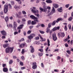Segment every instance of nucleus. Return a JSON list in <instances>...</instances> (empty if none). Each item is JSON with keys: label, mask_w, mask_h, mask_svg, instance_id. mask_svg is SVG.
<instances>
[{"label": "nucleus", "mask_w": 73, "mask_h": 73, "mask_svg": "<svg viewBox=\"0 0 73 73\" xmlns=\"http://www.w3.org/2000/svg\"><path fill=\"white\" fill-rule=\"evenodd\" d=\"M42 4H44V5L43 6V9L41 7H40L39 8V9L40 11V13H42V12H46V10L47 9H46V6L45 5V3L44 2H42Z\"/></svg>", "instance_id": "1"}, {"label": "nucleus", "mask_w": 73, "mask_h": 73, "mask_svg": "<svg viewBox=\"0 0 73 73\" xmlns=\"http://www.w3.org/2000/svg\"><path fill=\"white\" fill-rule=\"evenodd\" d=\"M30 9H32L31 11L34 13H35V15L38 18L40 17V15L38 14V10L37 9L34 10L33 9H32V8H30Z\"/></svg>", "instance_id": "2"}, {"label": "nucleus", "mask_w": 73, "mask_h": 73, "mask_svg": "<svg viewBox=\"0 0 73 73\" xmlns=\"http://www.w3.org/2000/svg\"><path fill=\"white\" fill-rule=\"evenodd\" d=\"M63 20V19H62L61 18H58L56 20V21L55 20L52 23H51V25L53 26L54 25L56 24V23H58V22L60 21H62V20Z\"/></svg>", "instance_id": "3"}, {"label": "nucleus", "mask_w": 73, "mask_h": 73, "mask_svg": "<svg viewBox=\"0 0 73 73\" xmlns=\"http://www.w3.org/2000/svg\"><path fill=\"white\" fill-rule=\"evenodd\" d=\"M32 64H33L32 66V68L33 69H36L37 68V63L36 62L33 63Z\"/></svg>", "instance_id": "4"}, {"label": "nucleus", "mask_w": 73, "mask_h": 73, "mask_svg": "<svg viewBox=\"0 0 73 73\" xmlns=\"http://www.w3.org/2000/svg\"><path fill=\"white\" fill-rule=\"evenodd\" d=\"M52 37L54 41H55L57 40V36H56V33H54V34L52 35Z\"/></svg>", "instance_id": "5"}, {"label": "nucleus", "mask_w": 73, "mask_h": 73, "mask_svg": "<svg viewBox=\"0 0 73 73\" xmlns=\"http://www.w3.org/2000/svg\"><path fill=\"white\" fill-rule=\"evenodd\" d=\"M25 46H27V43H21L19 46V48H23Z\"/></svg>", "instance_id": "6"}, {"label": "nucleus", "mask_w": 73, "mask_h": 73, "mask_svg": "<svg viewBox=\"0 0 73 73\" xmlns=\"http://www.w3.org/2000/svg\"><path fill=\"white\" fill-rule=\"evenodd\" d=\"M1 33L3 36H7V33L5 31H1Z\"/></svg>", "instance_id": "7"}, {"label": "nucleus", "mask_w": 73, "mask_h": 73, "mask_svg": "<svg viewBox=\"0 0 73 73\" xmlns=\"http://www.w3.org/2000/svg\"><path fill=\"white\" fill-rule=\"evenodd\" d=\"M60 28V26L57 27H54L52 29V30L53 31H57V30H59Z\"/></svg>", "instance_id": "8"}, {"label": "nucleus", "mask_w": 73, "mask_h": 73, "mask_svg": "<svg viewBox=\"0 0 73 73\" xmlns=\"http://www.w3.org/2000/svg\"><path fill=\"white\" fill-rule=\"evenodd\" d=\"M30 17L31 19H33L34 20H36V19H38V18H37L35 17V16L33 15H31V16H30Z\"/></svg>", "instance_id": "9"}, {"label": "nucleus", "mask_w": 73, "mask_h": 73, "mask_svg": "<svg viewBox=\"0 0 73 73\" xmlns=\"http://www.w3.org/2000/svg\"><path fill=\"white\" fill-rule=\"evenodd\" d=\"M30 48H31V53H33L35 51V49H34V48L32 46H30Z\"/></svg>", "instance_id": "10"}, {"label": "nucleus", "mask_w": 73, "mask_h": 73, "mask_svg": "<svg viewBox=\"0 0 73 73\" xmlns=\"http://www.w3.org/2000/svg\"><path fill=\"white\" fill-rule=\"evenodd\" d=\"M5 52L6 53H9L10 52L9 51V47L5 49Z\"/></svg>", "instance_id": "11"}, {"label": "nucleus", "mask_w": 73, "mask_h": 73, "mask_svg": "<svg viewBox=\"0 0 73 73\" xmlns=\"http://www.w3.org/2000/svg\"><path fill=\"white\" fill-rule=\"evenodd\" d=\"M14 49V47H9V50L11 53H12L13 50Z\"/></svg>", "instance_id": "12"}, {"label": "nucleus", "mask_w": 73, "mask_h": 73, "mask_svg": "<svg viewBox=\"0 0 73 73\" xmlns=\"http://www.w3.org/2000/svg\"><path fill=\"white\" fill-rule=\"evenodd\" d=\"M9 46V44L8 43H6L3 45V47L4 48H7V47Z\"/></svg>", "instance_id": "13"}, {"label": "nucleus", "mask_w": 73, "mask_h": 73, "mask_svg": "<svg viewBox=\"0 0 73 73\" xmlns=\"http://www.w3.org/2000/svg\"><path fill=\"white\" fill-rule=\"evenodd\" d=\"M15 16L16 17H17V18H19V19H20L21 18H22L21 16V15H19L17 13L16 14Z\"/></svg>", "instance_id": "14"}, {"label": "nucleus", "mask_w": 73, "mask_h": 73, "mask_svg": "<svg viewBox=\"0 0 73 73\" xmlns=\"http://www.w3.org/2000/svg\"><path fill=\"white\" fill-rule=\"evenodd\" d=\"M60 33L61 34V37H65V33L64 32H60Z\"/></svg>", "instance_id": "15"}, {"label": "nucleus", "mask_w": 73, "mask_h": 73, "mask_svg": "<svg viewBox=\"0 0 73 73\" xmlns=\"http://www.w3.org/2000/svg\"><path fill=\"white\" fill-rule=\"evenodd\" d=\"M3 70L4 72H8V68H4L3 69Z\"/></svg>", "instance_id": "16"}, {"label": "nucleus", "mask_w": 73, "mask_h": 73, "mask_svg": "<svg viewBox=\"0 0 73 73\" xmlns=\"http://www.w3.org/2000/svg\"><path fill=\"white\" fill-rule=\"evenodd\" d=\"M27 38H28L29 40H30V41H31V40L33 38L32 36H31V35L28 36Z\"/></svg>", "instance_id": "17"}, {"label": "nucleus", "mask_w": 73, "mask_h": 73, "mask_svg": "<svg viewBox=\"0 0 73 73\" xmlns=\"http://www.w3.org/2000/svg\"><path fill=\"white\" fill-rule=\"evenodd\" d=\"M46 2L49 4H51L52 3V1L51 0H46Z\"/></svg>", "instance_id": "18"}, {"label": "nucleus", "mask_w": 73, "mask_h": 73, "mask_svg": "<svg viewBox=\"0 0 73 73\" xmlns=\"http://www.w3.org/2000/svg\"><path fill=\"white\" fill-rule=\"evenodd\" d=\"M62 7H61L60 8H58L57 10L58 11V12H62Z\"/></svg>", "instance_id": "19"}, {"label": "nucleus", "mask_w": 73, "mask_h": 73, "mask_svg": "<svg viewBox=\"0 0 73 73\" xmlns=\"http://www.w3.org/2000/svg\"><path fill=\"white\" fill-rule=\"evenodd\" d=\"M17 23L15 21L13 22V27H17Z\"/></svg>", "instance_id": "20"}, {"label": "nucleus", "mask_w": 73, "mask_h": 73, "mask_svg": "<svg viewBox=\"0 0 73 73\" xmlns=\"http://www.w3.org/2000/svg\"><path fill=\"white\" fill-rule=\"evenodd\" d=\"M55 8H58V5L57 4H53Z\"/></svg>", "instance_id": "21"}, {"label": "nucleus", "mask_w": 73, "mask_h": 73, "mask_svg": "<svg viewBox=\"0 0 73 73\" xmlns=\"http://www.w3.org/2000/svg\"><path fill=\"white\" fill-rule=\"evenodd\" d=\"M50 31V29L49 27H47L46 29V32L47 33H49Z\"/></svg>", "instance_id": "22"}, {"label": "nucleus", "mask_w": 73, "mask_h": 73, "mask_svg": "<svg viewBox=\"0 0 73 73\" xmlns=\"http://www.w3.org/2000/svg\"><path fill=\"white\" fill-rule=\"evenodd\" d=\"M8 5H4V9H8Z\"/></svg>", "instance_id": "23"}, {"label": "nucleus", "mask_w": 73, "mask_h": 73, "mask_svg": "<svg viewBox=\"0 0 73 73\" xmlns=\"http://www.w3.org/2000/svg\"><path fill=\"white\" fill-rule=\"evenodd\" d=\"M48 46H49L50 45V41L49 39H47Z\"/></svg>", "instance_id": "24"}, {"label": "nucleus", "mask_w": 73, "mask_h": 73, "mask_svg": "<svg viewBox=\"0 0 73 73\" xmlns=\"http://www.w3.org/2000/svg\"><path fill=\"white\" fill-rule=\"evenodd\" d=\"M5 20L6 22H8V17L7 16L6 17Z\"/></svg>", "instance_id": "25"}, {"label": "nucleus", "mask_w": 73, "mask_h": 73, "mask_svg": "<svg viewBox=\"0 0 73 73\" xmlns=\"http://www.w3.org/2000/svg\"><path fill=\"white\" fill-rule=\"evenodd\" d=\"M13 62V60H11L9 61V65H11V64H12Z\"/></svg>", "instance_id": "26"}, {"label": "nucleus", "mask_w": 73, "mask_h": 73, "mask_svg": "<svg viewBox=\"0 0 73 73\" xmlns=\"http://www.w3.org/2000/svg\"><path fill=\"white\" fill-rule=\"evenodd\" d=\"M19 65H20L21 66H23L24 65V63H23V62L20 61L19 62Z\"/></svg>", "instance_id": "27"}, {"label": "nucleus", "mask_w": 73, "mask_h": 73, "mask_svg": "<svg viewBox=\"0 0 73 73\" xmlns=\"http://www.w3.org/2000/svg\"><path fill=\"white\" fill-rule=\"evenodd\" d=\"M31 24L32 25H35V24H36V23L35 21H33L31 22Z\"/></svg>", "instance_id": "28"}, {"label": "nucleus", "mask_w": 73, "mask_h": 73, "mask_svg": "<svg viewBox=\"0 0 73 73\" xmlns=\"http://www.w3.org/2000/svg\"><path fill=\"white\" fill-rule=\"evenodd\" d=\"M24 41V38H22L21 39V40H18L19 42H21V41Z\"/></svg>", "instance_id": "29"}, {"label": "nucleus", "mask_w": 73, "mask_h": 73, "mask_svg": "<svg viewBox=\"0 0 73 73\" xmlns=\"http://www.w3.org/2000/svg\"><path fill=\"white\" fill-rule=\"evenodd\" d=\"M51 11L53 12L54 13H55V9H54V7H52V9Z\"/></svg>", "instance_id": "30"}, {"label": "nucleus", "mask_w": 73, "mask_h": 73, "mask_svg": "<svg viewBox=\"0 0 73 73\" xmlns=\"http://www.w3.org/2000/svg\"><path fill=\"white\" fill-rule=\"evenodd\" d=\"M14 8L15 9H19V8H20V7L18 6L15 5L14 6Z\"/></svg>", "instance_id": "31"}, {"label": "nucleus", "mask_w": 73, "mask_h": 73, "mask_svg": "<svg viewBox=\"0 0 73 73\" xmlns=\"http://www.w3.org/2000/svg\"><path fill=\"white\" fill-rule=\"evenodd\" d=\"M64 29L65 31H67V30H68V28H67V26H66V25H65L64 26Z\"/></svg>", "instance_id": "32"}, {"label": "nucleus", "mask_w": 73, "mask_h": 73, "mask_svg": "<svg viewBox=\"0 0 73 73\" xmlns=\"http://www.w3.org/2000/svg\"><path fill=\"white\" fill-rule=\"evenodd\" d=\"M7 12H8V9H4V12L5 13H7Z\"/></svg>", "instance_id": "33"}, {"label": "nucleus", "mask_w": 73, "mask_h": 73, "mask_svg": "<svg viewBox=\"0 0 73 73\" xmlns=\"http://www.w3.org/2000/svg\"><path fill=\"white\" fill-rule=\"evenodd\" d=\"M73 19V17H71L68 19V21H72V19Z\"/></svg>", "instance_id": "34"}, {"label": "nucleus", "mask_w": 73, "mask_h": 73, "mask_svg": "<svg viewBox=\"0 0 73 73\" xmlns=\"http://www.w3.org/2000/svg\"><path fill=\"white\" fill-rule=\"evenodd\" d=\"M22 13L23 15H26L27 13H26V12L24 11H22Z\"/></svg>", "instance_id": "35"}, {"label": "nucleus", "mask_w": 73, "mask_h": 73, "mask_svg": "<svg viewBox=\"0 0 73 73\" xmlns=\"http://www.w3.org/2000/svg\"><path fill=\"white\" fill-rule=\"evenodd\" d=\"M34 21L35 22L36 24V23H39V20H38L37 19H35Z\"/></svg>", "instance_id": "36"}, {"label": "nucleus", "mask_w": 73, "mask_h": 73, "mask_svg": "<svg viewBox=\"0 0 73 73\" xmlns=\"http://www.w3.org/2000/svg\"><path fill=\"white\" fill-rule=\"evenodd\" d=\"M51 24L52 25V23H49L48 24V28H50L51 27Z\"/></svg>", "instance_id": "37"}, {"label": "nucleus", "mask_w": 73, "mask_h": 73, "mask_svg": "<svg viewBox=\"0 0 73 73\" xmlns=\"http://www.w3.org/2000/svg\"><path fill=\"white\" fill-rule=\"evenodd\" d=\"M40 33H41V34H44V33H45V32H44L43 31H41V30H39V31Z\"/></svg>", "instance_id": "38"}, {"label": "nucleus", "mask_w": 73, "mask_h": 73, "mask_svg": "<svg viewBox=\"0 0 73 73\" xmlns=\"http://www.w3.org/2000/svg\"><path fill=\"white\" fill-rule=\"evenodd\" d=\"M30 35L31 36V37H32L33 38V37H35V34H32Z\"/></svg>", "instance_id": "39"}, {"label": "nucleus", "mask_w": 73, "mask_h": 73, "mask_svg": "<svg viewBox=\"0 0 73 73\" xmlns=\"http://www.w3.org/2000/svg\"><path fill=\"white\" fill-rule=\"evenodd\" d=\"M22 21L23 22H25V21H26V19L25 18H23L22 19Z\"/></svg>", "instance_id": "40"}, {"label": "nucleus", "mask_w": 73, "mask_h": 73, "mask_svg": "<svg viewBox=\"0 0 73 73\" xmlns=\"http://www.w3.org/2000/svg\"><path fill=\"white\" fill-rule=\"evenodd\" d=\"M46 12H47V11L48 10L50 9V7H46Z\"/></svg>", "instance_id": "41"}, {"label": "nucleus", "mask_w": 73, "mask_h": 73, "mask_svg": "<svg viewBox=\"0 0 73 73\" xmlns=\"http://www.w3.org/2000/svg\"><path fill=\"white\" fill-rule=\"evenodd\" d=\"M66 52L68 53L69 54H70L71 53H70V51L69 50H67L66 51Z\"/></svg>", "instance_id": "42"}, {"label": "nucleus", "mask_w": 73, "mask_h": 73, "mask_svg": "<svg viewBox=\"0 0 73 73\" xmlns=\"http://www.w3.org/2000/svg\"><path fill=\"white\" fill-rule=\"evenodd\" d=\"M68 27H69V29H71V25L70 24L68 25Z\"/></svg>", "instance_id": "43"}, {"label": "nucleus", "mask_w": 73, "mask_h": 73, "mask_svg": "<svg viewBox=\"0 0 73 73\" xmlns=\"http://www.w3.org/2000/svg\"><path fill=\"white\" fill-rule=\"evenodd\" d=\"M23 27H20H20H18L17 28V29H19V30H20L21 29H23Z\"/></svg>", "instance_id": "44"}, {"label": "nucleus", "mask_w": 73, "mask_h": 73, "mask_svg": "<svg viewBox=\"0 0 73 73\" xmlns=\"http://www.w3.org/2000/svg\"><path fill=\"white\" fill-rule=\"evenodd\" d=\"M38 50L41 52H43V49H39Z\"/></svg>", "instance_id": "45"}, {"label": "nucleus", "mask_w": 73, "mask_h": 73, "mask_svg": "<svg viewBox=\"0 0 73 73\" xmlns=\"http://www.w3.org/2000/svg\"><path fill=\"white\" fill-rule=\"evenodd\" d=\"M18 33H19L17 31H15V32L14 34V35H17V34H18Z\"/></svg>", "instance_id": "46"}, {"label": "nucleus", "mask_w": 73, "mask_h": 73, "mask_svg": "<svg viewBox=\"0 0 73 73\" xmlns=\"http://www.w3.org/2000/svg\"><path fill=\"white\" fill-rule=\"evenodd\" d=\"M9 6L10 9H12V6L11 5V4H9Z\"/></svg>", "instance_id": "47"}, {"label": "nucleus", "mask_w": 73, "mask_h": 73, "mask_svg": "<svg viewBox=\"0 0 73 73\" xmlns=\"http://www.w3.org/2000/svg\"><path fill=\"white\" fill-rule=\"evenodd\" d=\"M25 51H24V49H23L21 52V53L22 54H24Z\"/></svg>", "instance_id": "48"}, {"label": "nucleus", "mask_w": 73, "mask_h": 73, "mask_svg": "<svg viewBox=\"0 0 73 73\" xmlns=\"http://www.w3.org/2000/svg\"><path fill=\"white\" fill-rule=\"evenodd\" d=\"M41 41H46V39H45V38H43L42 39H41Z\"/></svg>", "instance_id": "49"}, {"label": "nucleus", "mask_w": 73, "mask_h": 73, "mask_svg": "<svg viewBox=\"0 0 73 73\" xmlns=\"http://www.w3.org/2000/svg\"><path fill=\"white\" fill-rule=\"evenodd\" d=\"M18 2L19 4H21V0L18 1Z\"/></svg>", "instance_id": "50"}, {"label": "nucleus", "mask_w": 73, "mask_h": 73, "mask_svg": "<svg viewBox=\"0 0 73 73\" xmlns=\"http://www.w3.org/2000/svg\"><path fill=\"white\" fill-rule=\"evenodd\" d=\"M31 33V31L30 30L29 31L27 32V34H30Z\"/></svg>", "instance_id": "51"}, {"label": "nucleus", "mask_w": 73, "mask_h": 73, "mask_svg": "<svg viewBox=\"0 0 73 73\" xmlns=\"http://www.w3.org/2000/svg\"><path fill=\"white\" fill-rule=\"evenodd\" d=\"M69 4H68L66 5L65 7L66 8H68L69 7Z\"/></svg>", "instance_id": "52"}, {"label": "nucleus", "mask_w": 73, "mask_h": 73, "mask_svg": "<svg viewBox=\"0 0 73 73\" xmlns=\"http://www.w3.org/2000/svg\"><path fill=\"white\" fill-rule=\"evenodd\" d=\"M31 21L30 20H29L28 21V24H31Z\"/></svg>", "instance_id": "53"}, {"label": "nucleus", "mask_w": 73, "mask_h": 73, "mask_svg": "<svg viewBox=\"0 0 73 73\" xmlns=\"http://www.w3.org/2000/svg\"><path fill=\"white\" fill-rule=\"evenodd\" d=\"M58 70L57 69H55L54 70V72H59Z\"/></svg>", "instance_id": "54"}, {"label": "nucleus", "mask_w": 73, "mask_h": 73, "mask_svg": "<svg viewBox=\"0 0 73 73\" xmlns=\"http://www.w3.org/2000/svg\"><path fill=\"white\" fill-rule=\"evenodd\" d=\"M21 58L23 60H25V57L24 56H21Z\"/></svg>", "instance_id": "55"}, {"label": "nucleus", "mask_w": 73, "mask_h": 73, "mask_svg": "<svg viewBox=\"0 0 73 73\" xmlns=\"http://www.w3.org/2000/svg\"><path fill=\"white\" fill-rule=\"evenodd\" d=\"M60 58H61V57H60L59 56H58L57 58V60H60Z\"/></svg>", "instance_id": "56"}, {"label": "nucleus", "mask_w": 73, "mask_h": 73, "mask_svg": "<svg viewBox=\"0 0 73 73\" xmlns=\"http://www.w3.org/2000/svg\"><path fill=\"white\" fill-rule=\"evenodd\" d=\"M70 44L71 45H73V40H72L71 41Z\"/></svg>", "instance_id": "57"}, {"label": "nucleus", "mask_w": 73, "mask_h": 73, "mask_svg": "<svg viewBox=\"0 0 73 73\" xmlns=\"http://www.w3.org/2000/svg\"><path fill=\"white\" fill-rule=\"evenodd\" d=\"M59 50L58 49H56L54 50V52H58Z\"/></svg>", "instance_id": "58"}, {"label": "nucleus", "mask_w": 73, "mask_h": 73, "mask_svg": "<svg viewBox=\"0 0 73 73\" xmlns=\"http://www.w3.org/2000/svg\"><path fill=\"white\" fill-rule=\"evenodd\" d=\"M41 66L42 68H44V64H43V63H42L41 64Z\"/></svg>", "instance_id": "59"}, {"label": "nucleus", "mask_w": 73, "mask_h": 73, "mask_svg": "<svg viewBox=\"0 0 73 73\" xmlns=\"http://www.w3.org/2000/svg\"><path fill=\"white\" fill-rule=\"evenodd\" d=\"M21 69H22V70H23V69H25V67H21Z\"/></svg>", "instance_id": "60"}, {"label": "nucleus", "mask_w": 73, "mask_h": 73, "mask_svg": "<svg viewBox=\"0 0 73 73\" xmlns=\"http://www.w3.org/2000/svg\"><path fill=\"white\" fill-rule=\"evenodd\" d=\"M73 8V6H71L69 8H68V10H70V9H72V8Z\"/></svg>", "instance_id": "61"}, {"label": "nucleus", "mask_w": 73, "mask_h": 73, "mask_svg": "<svg viewBox=\"0 0 73 73\" xmlns=\"http://www.w3.org/2000/svg\"><path fill=\"white\" fill-rule=\"evenodd\" d=\"M65 46L66 47H68V44L67 43H65Z\"/></svg>", "instance_id": "62"}, {"label": "nucleus", "mask_w": 73, "mask_h": 73, "mask_svg": "<svg viewBox=\"0 0 73 73\" xmlns=\"http://www.w3.org/2000/svg\"><path fill=\"white\" fill-rule=\"evenodd\" d=\"M69 62H70V63L72 62L73 61V60H72L71 59H69Z\"/></svg>", "instance_id": "63"}, {"label": "nucleus", "mask_w": 73, "mask_h": 73, "mask_svg": "<svg viewBox=\"0 0 73 73\" xmlns=\"http://www.w3.org/2000/svg\"><path fill=\"white\" fill-rule=\"evenodd\" d=\"M23 34L24 36H26V32L24 31L23 32Z\"/></svg>", "instance_id": "64"}]
</instances>
